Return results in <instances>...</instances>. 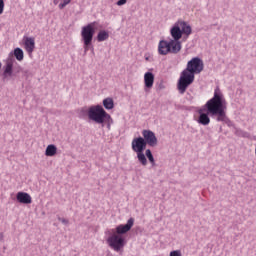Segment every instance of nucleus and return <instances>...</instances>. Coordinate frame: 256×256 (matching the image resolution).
<instances>
[{
  "instance_id": "1",
  "label": "nucleus",
  "mask_w": 256,
  "mask_h": 256,
  "mask_svg": "<svg viewBox=\"0 0 256 256\" xmlns=\"http://www.w3.org/2000/svg\"><path fill=\"white\" fill-rule=\"evenodd\" d=\"M197 113V123L204 127H207V125L211 123V118L216 119L218 122L225 123L227 127H235L233 121L227 116V100L219 87L215 89L213 97L197 110Z\"/></svg>"
},
{
  "instance_id": "2",
  "label": "nucleus",
  "mask_w": 256,
  "mask_h": 256,
  "mask_svg": "<svg viewBox=\"0 0 256 256\" xmlns=\"http://www.w3.org/2000/svg\"><path fill=\"white\" fill-rule=\"evenodd\" d=\"M203 69H205V64L199 56L193 57L187 62L186 68L180 73L177 82V90L180 95L185 94L187 89L195 83V75H199Z\"/></svg>"
},
{
  "instance_id": "3",
  "label": "nucleus",
  "mask_w": 256,
  "mask_h": 256,
  "mask_svg": "<svg viewBox=\"0 0 256 256\" xmlns=\"http://www.w3.org/2000/svg\"><path fill=\"white\" fill-rule=\"evenodd\" d=\"M158 143L159 141L157 140L155 132L147 129L142 131V136L135 137L132 140V151L137 154V159L140 165H143V167H146L147 165V158L145 157V149H147V145H149V147H157Z\"/></svg>"
},
{
  "instance_id": "4",
  "label": "nucleus",
  "mask_w": 256,
  "mask_h": 256,
  "mask_svg": "<svg viewBox=\"0 0 256 256\" xmlns=\"http://www.w3.org/2000/svg\"><path fill=\"white\" fill-rule=\"evenodd\" d=\"M80 117H88L89 121L101 125L102 128L106 125L108 131H111V125L114 123L111 114L107 113L101 104L92 105L89 108L87 106L82 107Z\"/></svg>"
},
{
  "instance_id": "5",
  "label": "nucleus",
  "mask_w": 256,
  "mask_h": 256,
  "mask_svg": "<svg viewBox=\"0 0 256 256\" xmlns=\"http://www.w3.org/2000/svg\"><path fill=\"white\" fill-rule=\"evenodd\" d=\"M97 32V21L88 23L87 25L82 27L81 30V38L84 48V53L87 54V51L90 49L95 51L93 47V37H95V33Z\"/></svg>"
},
{
  "instance_id": "6",
  "label": "nucleus",
  "mask_w": 256,
  "mask_h": 256,
  "mask_svg": "<svg viewBox=\"0 0 256 256\" xmlns=\"http://www.w3.org/2000/svg\"><path fill=\"white\" fill-rule=\"evenodd\" d=\"M181 49H183L181 40H176V39H171L170 41L160 40L158 44L159 55H169V53H173L174 55H177V53L181 52Z\"/></svg>"
},
{
  "instance_id": "7",
  "label": "nucleus",
  "mask_w": 256,
  "mask_h": 256,
  "mask_svg": "<svg viewBox=\"0 0 256 256\" xmlns=\"http://www.w3.org/2000/svg\"><path fill=\"white\" fill-rule=\"evenodd\" d=\"M107 243H108L109 247H111V249L119 252V251H121V249H123V247H125V245L127 244V241L125 240V237H123V236L112 234L111 236H109L107 238Z\"/></svg>"
},
{
  "instance_id": "8",
  "label": "nucleus",
  "mask_w": 256,
  "mask_h": 256,
  "mask_svg": "<svg viewBox=\"0 0 256 256\" xmlns=\"http://www.w3.org/2000/svg\"><path fill=\"white\" fill-rule=\"evenodd\" d=\"M15 63V58L9 57L6 61V64L3 66L2 80L7 81L9 77H15L17 73L21 71L19 68L16 72L13 71V65Z\"/></svg>"
},
{
  "instance_id": "9",
  "label": "nucleus",
  "mask_w": 256,
  "mask_h": 256,
  "mask_svg": "<svg viewBox=\"0 0 256 256\" xmlns=\"http://www.w3.org/2000/svg\"><path fill=\"white\" fill-rule=\"evenodd\" d=\"M133 225H135V218L131 217L127 220L126 224H120L116 226L115 231L116 235L119 237H123V235H127L131 229H133Z\"/></svg>"
},
{
  "instance_id": "10",
  "label": "nucleus",
  "mask_w": 256,
  "mask_h": 256,
  "mask_svg": "<svg viewBox=\"0 0 256 256\" xmlns=\"http://www.w3.org/2000/svg\"><path fill=\"white\" fill-rule=\"evenodd\" d=\"M16 200L22 205H31L33 203V198L27 192L20 191L16 194Z\"/></svg>"
},
{
  "instance_id": "11",
  "label": "nucleus",
  "mask_w": 256,
  "mask_h": 256,
  "mask_svg": "<svg viewBox=\"0 0 256 256\" xmlns=\"http://www.w3.org/2000/svg\"><path fill=\"white\" fill-rule=\"evenodd\" d=\"M155 83V74L153 72H146L144 74V90L146 92L149 91V89L153 88V84Z\"/></svg>"
},
{
  "instance_id": "12",
  "label": "nucleus",
  "mask_w": 256,
  "mask_h": 256,
  "mask_svg": "<svg viewBox=\"0 0 256 256\" xmlns=\"http://www.w3.org/2000/svg\"><path fill=\"white\" fill-rule=\"evenodd\" d=\"M170 35L172 39L180 40L183 39V32L179 24V20L170 28Z\"/></svg>"
},
{
  "instance_id": "13",
  "label": "nucleus",
  "mask_w": 256,
  "mask_h": 256,
  "mask_svg": "<svg viewBox=\"0 0 256 256\" xmlns=\"http://www.w3.org/2000/svg\"><path fill=\"white\" fill-rule=\"evenodd\" d=\"M178 23L180 24L182 36L184 35V39H188L189 35L193 33V28L189 25L187 21L178 20Z\"/></svg>"
},
{
  "instance_id": "14",
  "label": "nucleus",
  "mask_w": 256,
  "mask_h": 256,
  "mask_svg": "<svg viewBox=\"0 0 256 256\" xmlns=\"http://www.w3.org/2000/svg\"><path fill=\"white\" fill-rule=\"evenodd\" d=\"M23 41H24V47L27 53L29 54L33 53V51H35V38L25 36L23 38Z\"/></svg>"
},
{
  "instance_id": "15",
  "label": "nucleus",
  "mask_w": 256,
  "mask_h": 256,
  "mask_svg": "<svg viewBox=\"0 0 256 256\" xmlns=\"http://www.w3.org/2000/svg\"><path fill=\"white\" fill-rule=\"evenodd\" d=\"M102 105L104 109H106L107 111H111V109H115V101L111 97L105 98L102 101Z\"/></svg>"
},
{
  "instance_id": "16",
  "label": "nucleus",
  "mask_w": 256,
  "mask_h": 256,
  "mask_svg": "<svg viewBox=\"0 0 256 256\" xmlns=\"http://www.w3.org/2000/svg\"><path fill=\"white\" fill-rule=\"evenodd\" d=\"M10 55H14L15 59L17 61H23L25 59V53L23 52V49L17 47L15 48Z\"/></svg>"
},
{
  "instance_id": "17",
  "label": "nucleus",
  "mask_w": 256,
  "mask_h": 256,
  "mask_svg": "<svg viewBox=\"0 0 256 256\" xmlns=\"http://www.w3.org/2000/svg\"><path fill=\"white\" fill-rule=\"evenodd\" d=\"M107 39H109V31L100 30L96 36V41H98V43H103V41H107Z\"/></svg>"
},
{
  "instance_id": "18",
  "label": "nucleus",
  "mask_w": 256,
  "mask_h": 256,
  "mask_svg": "<svg viewBox=\"0 0 256 256\" xmlns=\"http://www.w3.org/2000/svg\"><path fill=\"white\" fill-rule=\"evenodd\" d=\"M46 157H55L57 155V146L55 144H50L45 150Z\"/></svg>"
},
{
  "instance_id": "19",
  "label": "nucleus",
  "mask_w": 256,
  "mask_h": 256,
  "mask_svg": "<svg viewBox=\"0 0 256 256\" xmlns=\"http://www.w3.org/2000/svg\"><path fill=\"white\" fill-rule=\"evenodd\" d=\"M69 3H71V0H62V3H60L58 5L59 9H64L67 7V5H69Z\"/></svg>"
},
{
  "instance_id": "20",
  "label": "nucleus",
  "mask_w": 256,
  "mask_h": 256,
  "mask_svg": "<svg viewBox=\"0 0 256 256\" xmlns=\"http://www.w3.org/2000/svg\"><path fill=\"white\" fill-rule=\"evenodd\" d=\"M144 156L146 157V160L153 157V152L151 151V149H146Z\"/></svg>"
},
{
  "instance_id": "21",
  "label": "nucleus",
  "mask_w": 256,
  "mask_h": 256,
  "mask_svg": "<svg viewBox=\"0 0 256 256\" xmlns=\"http://www.w3.org/2000/svg\"><path fill=\"white\" fill-rule=\"evenodd\" d=\"M169 256H183V254H181V250H173L170 252Z\"/></svg>"
},
{
  "instance_id": "22",
  "label": "nucleus",
  "mask_w": 256,
  "mask_h": 256,
  "mask_svg": "<svg viewBox=\"0 0 256 256\" xmlns=\"http://www.w3.org/2000/svg\"><path fill=\"white\" fill-rule=\"evenodd\" d=\"M3 11H5V0H0V15H3Z\"/></svg>"
},
{
  "instance_id": "23",
  "label": "nucleus",
  "mask_w": 256,
  "mask_h": 256,
  "mask_svg": "<svg viewBox=\"0 0 256 256\" xmlns=\"http://www.w3.org/2000/svg\"><path fill=\"white\" fill-rule=\"evenodd\" d=\"M149 163H151L152 167H157V163H155V157L151 156L150 158H148Z\"/></svg>"
},
{
  "instance_id": "24",
  "label": "nucleus",
  "mask_w": 256,
  "mask_h": 256,
  "mask_svg": "<svg viewBox=\"0 0 256 256\" xmlns=\"http://www.w3.org/2000/svg\"><path fill=\"white\" fill-rule=\"evenodd\" d=\"M58 221H60V223H63V225H69V220L62 218L61 216H58Z\"/></svg>"
},
{
  "instance_id": "25",
  "label": "nucleus",
  "mask_w": 256,
  "mask_h": 256,
  "mask_svg": "<svg viewBox=\"0 0 256 256\" xmlns=\"http://www.w3.org/2000/svg\"><path fill=\"white\" fill-rule=\"evenodd\" d=\"M116 5H117L118 7H123V5H127V0H118V1L116 2Z\"/></svg>"
},
{
  "instance_id": "26",
  "label": "nucleus",
  "mask_w": 256,
  "mask_h": 256,
  "mask_svg": "<svg viewBox=\"0 0 256 256\" xmlns=\"http://www.w3.org/2000/svg\"><path fill=\"white\" fill-rule=\"evenodd\" d=\"M165 89V85L163 84V81L160 82V84L158 85L157 91H161Z\"/></svg>"
},
{
  "instance_id": "27",
  "label": "nucleus",
  "mask_w": 256,
  "mask_h": 256,
  "mask_svg": "<svg viewBox=\"0 0 256 256\" xmlns=\"http://www.w3.org/2000/svg\"><path fill=\"white\" fill-rule=\"evenodd\" d=\"M4 234H3V232H0V241H3V239H4Z\"/></svg>"
},
{
  "instance_id": "28",
  "label": "nucleus",
  "mask_w": 256,
  "mask_h": 256,
  "mask_svg": "<svg viewBox=\"0 0 256 256\" xmlns=\"http://www.w3.org/2000/svg\"><path fill=\"white\" fill-rule=\"evenodd\" d=\"M54 5H58L59 4V0H53Z\"/></svg>"
},
{
  "instance_id": "29",
  "label": "nucleus",
  "mask_w": 256,
  "mask_h": 256,
  "mask_svg": "<svg viewBox=\"0 0 256 256\" xmlns=\"http://www.w3.org/2000/svg\"><path fill=\"white\" fill-rule=\"evenodd\" d=\"M1 67H3V64L0 62V71H1Z\"/></svg>"
},
{
  "instance_id": "30",
  "label": "nucleus",
  "mask_w": 256,
  "mask_h": 256,
  "mask_svg": "<svg viewBox=\"0 0 256 256\" xmlns=\"http://www.w3.org/2000/svg\"><path fill=\"white\" fill-rule=\"evenodd\" d=\"M145 60H146V61H149V57H146Z\"/></svg>"
},
{
  "instance_id": "31",
  "label": "nucleus",
  "mask_w": 256,
  "mask_h": 256,
  "mask_svg": "<svg viewBox=\"0 0 256 256\" xmlns=\"http://www.w3.org/2000/svg\"><path fill=\"white\" fill-rule=\"evenodd\" d=\"M223 131V127L220 126V132Z\"/></svg>"
},
{
  "instance_id": "32",
  "label": "nucleus",
  "mask_w": 256,
  "mask_h": 256,
  "mask_svg": "<svg viewBox=\"0 0 256 256\" xmlns=\"http://www.w3.org/2000/svg\"><path fill=\"white\" fill-rule=\"evenodd\" d=\"M214 27L217 26V24H212Z\"/></svg>"
}]
</instances>
